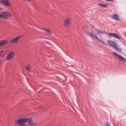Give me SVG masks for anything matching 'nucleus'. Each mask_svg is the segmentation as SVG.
I'll list each match as a JSON object with an SVG mask.
<instances>
[{
  "label": "nucleus",
  "mask_w": 126,
  "mask_h": 126,
  "mask_svg": "<svg viewBox=\"0 0 126 126\" xmlns=\"http://www.w3.org/2000/svg\"><path fill=\"white\" fill-rule=\"evenodd\" d=\"M5 17L4 15L2 14H0V18H2Z\"/></svg>",
  "instance_id": "obj_21"
},
{
  "label": "nucleus",
  "mask_w": 126,
  "mask_h": 126,
  "mask_svg": "<svg viewBox=\"0 0 126 126\" xmlns=\"http://www.w3.org/2000/svg\"><path fill=\"white\" fill-rule=\"evenodd\" d=\"M2 9V8H0V10H1Z\"/></svg>",
  "instance_id": "obj_25"
},
{
  "label": "nucleus",
  "mask_w": 126,
  "mask_h": 126,
  "mask_svg": "<svg viewBox=\"0 0 126 126\" xmlns=\"http://www.w3.org/2000/svg\"><path fill=\"white\" fill-rule=\"evenodd\" d=\"M32 120H30L29 122V124L30 125V126H36V124L35 123H32Z\"/></svg>",
  "instance_id": "obj_17"
},
{
  "label": "nucleus",
  "mask_w": 126,
  "mask_h": 126,
  "mask_svg": "<svg viewBox=\"0 0 126 126\" xmlns=\"http://www.w3.org/2000/svg\"><path fill=\"white\" fill-rule=\"evenodd\" d=\"M114 48L117 49L119 51H121L122 50V49L120 47V46H119L117 44V45H115V47H114Z\"/></svg>",
  "instance_id": "obj_16"
},
{
  "label": "nucleus",
  "mask_w": 126,
  "mask_h": 126,
  "mask_svg": "<svg viewBox=\"0 0 126 126\" xmlns=\"http://www.w3.org/2000/svg\"><path fill=\"white\" fill-rule=\"evenodd\" d=\"M106 1H113V0H105Z\"/></svg>",
  "instance_id": "obj_23"
},
{
  "label": "nucleus",
  "mask_w": 126,
  "mask_h": 126,
  "mask_svg": "<svg viewBox=\"0 0 126 126\" xmlns=\"http://www.w3.org/2000/svg\"><path fill=\"white\" fill-rule=\"evenodd\" d=\"M32 119L30 118H22L17 120L15 121V123L17 124H18L20 126H26L24 124L29 121Z\"/></svg>",
  "instance_id": "obj_1"
},
{
  "label": "nucleus",
  "mask_w": 126,
  "mask_h": 126,
  "mask_svg": "<svg viewBox=\"0 0 126 126\" xmlns=\"http://www.w3.org/2000/svg\"><path fill=\"white\" fill-rule=\"evenodd\" d=\"M70 21V19L69 18H67L63 22V25L65 26H68Z\"/></svg>",
  "instance_id": "obj_7"
},
{
  "label": "nucleus",
  "mask_w": 126,
  "mask_h": 126,
  "mask_svg": "<svg viewBox=\"0 0 126 126\" xmlns=\"http://www.w3.org/2000/svg\"><path fill=\"white\" fill-rule=\"evenodd\" d=\"M106 126H111L110 125L108 122H107L106 124Z\"/></svg>",
  "instance_id": "obj_22"
},
{
  "label": "nucleus",
  "mask_w": 126,
  "mask_h": 126,
  "mask_svg": "<svg viewBox=\"0 0 126 126\" xmlns=\"http://www.w3.org/2000/svg\"><path fill=\"white\" fill-rule=\"evenodd\" d=\"M96 39L98 40L100 42L104 44H105L106 45L107 44L105 42H103L100 39H98L97 37V38H96Z\"/></svg>",
  "instance_id": "obj_19"
},
{
  "label": "nucleus",
  "mask_w": 126,
  "mask_h": 126,
  "mask_svg": "<svg viewBox=\"0 0 126 126\" xmlns=\"http://www.w3.org/2000/svg\"><path fill=\"white\" fill-rule=\"evenodd\" d=\"M1 13L4 15L5 17H6L8 18H10L12 16V14L9 11H3L1 12Z\"/></svg>",
  "instance_id": "obj_5"
},
{
  "label": "nucleus",
  "mask_w": 126,
  "mask_h": 126,
  "mask_svg": "<svg viewBox=\"0 0 126 126\" xmlns=\"http://www.w3.org/2000/svg\"><path fill=\"white\" fill-rule=\"evenodd\" d=\"M8 43V41L6 40H3L0 41V47L2 46L7 44Z\"/></svg>",
  "instance_id": "obj_12"
},
{
  "label": "nucleus",
  "mask_w": 126,
  "mask_h": 126,
  "mask_svg": "<svg viewBox=\"0 0 126 126\" xmlns=\"http://www.w3.org/2000/svg\"><path fill=\"white\" fill-rule=\"evenodd\" d=\"M42 29L45 32L46 35H50L52 33L49 29H47L45 28H43Z\"/></svg>",
  "instance_id": "obj_8"
},
{
  "label": "nucleus",
  "mask_w": 126,
  "mask_h": 126,
  "mask_svg": "<svg viewBox=\"0 0 126 126\" xmlns=\"http://www.w3.org/2000/svg\"><path fill=\"white\" fill-rule=\"evenodd\" d=\"M0 2L4 5L8 7L11 6V5L8 0H1Z\"/></svg>",
  "instance_id": "obj_2"
},
{
  "label": "nucleus",
  "mask_w": 126,
  "mask_h": 126,
  "mask_svg": "<svg viewBox=\"0 0 126 126\" xmlns=\"http://www.w3.org/2000/svg\"><path fill=\"white\" fill-rule=\"evenodd\" d=\"M99 7L100 8H106L107 7V4H103L102 3H100L98 4Z\"/></svg>",
  "instance_id": "obj_15"
},
{
  "label": "nucleus",
  "mask_w": 126,
  "mask_h": 126,
  "mask_svg": "<svg viewBox=\"0 0 126 126\" xmlns=\"http://www.w3.org/2000/svg\"><path fill=\"white\" fill-rule=\"evenodd\" d=\"M112 18L113 19H115L117 21H119V16L117 14H115L112 16Z\"/></svg>",
  "instance_id": "obj_11"
},
{
  "label": "nucleus",
  "mask_w": 126,
  "mask_h": 126,
  "mask_svg": "<svg viewBox=\"0 0 126 126\" xmlns=\"http://www.w3.org/2000/svg\"><path fill=\"white\" fill-rule=\"evenodd\" d=\"M111 36L112 37L118 39L119 40H121V38L116 33H110L109 35V36Z\"/></svg>",
  "instance_id": "obj_10"
},
{
  "label": "nucleus",
  "mask_w": 126,
  "mask_h": 126,
  "mask_svg": "<svg viewBox=\"0 0 126 126\" xmlns=\"http://www.w3.org/2000/svg\"><path fill=\"white\" fill-rule=\"evenodd\" d=\"M107 42L108 44L113 47H115V45H117L116 43L110 40H108L107 41Z\"/></svg>",
  "instance_id": "obj_9"
},
{
  "label": "nucleus",
  "mask_w": 126,
  "mask_h": 126,
  "mask_svg": "<svg viewBox=\"0 0 126 126\" xmlns=\"http://www.w3.org/2000/svg\"><path fill=\"white\" fill-rule=\"evenodd\" d=\"M15 54V52L13 51H11L10 52L7 56V60L8 61L11 60L14 57Z\"/></svg>",
  "instance_id": "obj_3"
},
{
  "label": "nucleus",
  "mask_w": 126,
  "mask_h": 126,
  "mask_svg": "<svg viewBox=\"0 0 126 126\" xmlns=\"http://www.w3.org/2000/svg\"><path fill=\"white\" fill-rule=\"evenodd\" d=\"M5 55V52L3 50H1L0 51V56L1 57H3Z\"/></svg>",
  "instance_id": "obj_14"
},
{
  "label": "nucleus",
  "mask_w": 126,
  "mask_h": 126,
  "mask_svg": "<svg viewBox=\"0 0 126 126\" xmlns=\"http://www.w3.org/2000/svg\"><path fill=\"white\" fill-rule=\"evenodd\" d=\"M96 32H97L99 35H101L102 34L104 33H105L104 32H103L101 31H98L97 30H96Z\"/></svg>",
  "instance_id": "obj_18"
},
{
  "label": "nucleus",
  "mask_w": 126,
  "mask_h": 126,
  "mask_svg": "<svg viewBox=\"0 0 126 126\" xmlns=\"http://www.w3.org/2000/svg\"><path fill=\"white\" fill-rule=\"evenodd\" d=\"M21 37V36H19L11 40L10 42L11 44H15L18 42L19 39Z\"/></svg>",
  "instance_id": "obj_6"
},
{
  "label": "nucleus",
  "mask_w": 126,
  "mask_h": 126,
  "mask_svg": "<svg viewBox=\"0 0 126 126\" xmlns=\"http://www.w3.org/2000/svg\"><path fill=\"white\" fill-rule=\"evenodd\" d=\"M87 34L89 36L94 38L96 39V38H97V37L96 35L93 33L91 32H88Z\"/></svg>",
  "instance_id": "obj_13"
},
{
  "label": "nucleus",
  "mask_w": 126,
  "mask_h": 126,
  "mask_svg": "<svg viewBox=\"0 0 126 126\" xmlns=\"http://www.w3.org/2000/svg\"><path fill=\"white\" fill-rule=\"evenodd\" d=\"M113 54L116 57L120 59L121 60L125 62H126V59L123 57L115 52H114Z\"/></svg>",
  "instance_id": "obj_4"
},
{
  "label": "nucleus",
  "mask_w": 126,
  "mask_h": 126,
  "mask_svg": "<svg viewBox=\"0 0 126 126\" xmlns=\"http://www.w3.org/2000/svg\"><path fill=\"white\" fill-rule=\"evenodd\" d=\"M25 0L28 1V2H30L32 1V0Z\"/></svg>",
  "instance_id": "obj_24"
},
{
  "label": "nucleus",
  "mask_w": 126,
  "mask_h": 126,
  "mask_svg": "<svg viewBox=\"0 0 126 126\" xmlns=\"http://www.w3.org/2000/svg\"><path fill=\"white\" fill-rule=\"evenodd\" d=\"M26 70L29 71H30L31 70V69L29 68V66H27L26 67Z\"/></svg>",
  "instance_id": "obj_20"
}]
</instances>
